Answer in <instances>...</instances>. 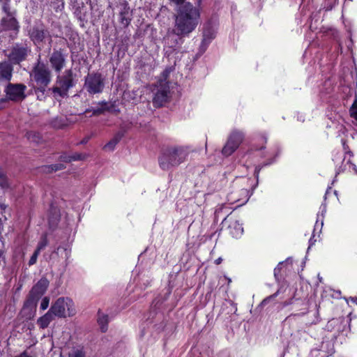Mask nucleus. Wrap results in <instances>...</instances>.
<instances>
[{
    "label": "nucleus",
    "instance_id": "obj_1",
    "mask_svg": "<svg viewBox=\"0 0 357 357\" xmlns=\"http://www.w3.org/2000/svg\"><path fill=\"white\" fill-rule=\"evenodd\" d=\"M200 11L188 2L181 5L175 17L174 33L179 36H187L195 30L199 22Z\"/></svg>",
    "mask_w": 357,
    "mask_h": 357
},
{
    "label": "nucleus",
    "instance_id": "obj_2",
    "mask_svg": "<svg viewBox=\"0 0 357 357\" xmlns=\"http://www.w3.org/2000/svg\"><path fill=\"white\" fill-rule=\"evenodd\" d=\"M190 152L188 146H172L167 149L159 157V165L163 170H169L184 162Z\"/></svg>",
    "mask_w": 357,
    "mask_h": 357
},
{
    "label": "nucleus",
    "instance_id": "obj_3",
    "mask_svg": "<svg viewBox=\"0 0 357 357\" xmlns=\"http://www.w3.org/2000/svg\"><path fill=\"white\" fill-rule=\"evenodd\" d=\"M30 76L36 82L34 90L36 92H40L43 96L46 87L51 82V72L50 69L45 63L38 61L33 67Z\"/></svg>",
    "mask_w": 357,
    "mask_h": 357
},
{
    "label": "nucleus",
    "instance_id": "obj_4",
    "mask_svg": "<svg viewBox=\"0 0 357 357\" xmlns=\"http://www.w3.org/2000/svg\"><path fill=\"white\" fill-rule=\"evenodd\" d=\"M50 309L55 316L60 318L72 317L76 313L74 303L68 297H60L56 299L51 305Z\"/></svg>",
    "mask_w": 357,
    "mask_h": 357
},
{
    "label": "nucleus",
    "instance_id": "obj_5",
    "mask_svg": "<svg viewBox=\"0 0 357 357\" xmlns=\"http://www.w3.org/2000/svg\"><path fill=\"white\" fill-rule=\"evenodd\" d=\"M153 91V104L155 107H162L169 101L170 90L169 84L166 80H160Z\"/></svg>",
    "mask_w": 357,
    "mask_h": 357
},
{
    "label": "nucleus",
    "instance_id": "obj_6",
    "mask_svg": "<svg viewBox=\"0 0 357 357\" xmlns=\"http://www.w3.org/2000/svg\"><path fill=\"white\" fill-rule=\"evenodd\" d=\"M56 84L58 86L52 87V92L61 97L66 96L69 89L74 85L72 70H67L63 76H58Z\"/></svg>",
    "mask_w": 357,
    "mask_h": 357
},
{
    "label": "nucleus",
    "instance_id": "obj_7",
    "mask_svg": "<svg viewBox=\"0 0 357 357\" xmlns=\"http://www.w3.org/2000/svg\"><path fill=\"white\" fill-rule=\"evenodd\" d=\"M244 138V134L238 130H234L230 134L227 142L222 150V153L225 156L231 155L242 143Z\"/></svg>",
    "mask_w": 357,
    "mask_h": 357
},
{
    "label": "nucleus",
    "instance_id": "obj_8",
    "mask_svg": "<svg viewBox=\"0 0 357 357\" xmlns=\"http://www.w3.org/2000/svg\"><path fill=\"white\" fill-rule=\"evenodd\" d=\"M84 87L90 94L99 93L104 88V80L98 73L88 75L85 79Z\"/></svg>",
    "mask_w": 357,
    "mask_h": 357
},
{
    "label": "nucleus",
    "instance_id": "obj_9",
    "mask_svg": "<svg viewBox=\"0 0 357 357\" xmlns=\"http://www.w3.org/2000/svg\"><path fill=\"white\" fill-rule=\"evenodd\" d=\"M26 86L23 84L8 83L4 89V92L8 100L18 102L26 98Z\"/></svg>",
    "mask_w": 357,
    "mask_h": 357
},
{
    "label": "nucleus",
    "instance_id": "obj_10",
    "mask_svg": "<svg viewBox=\"0 0 357 357\" xmlns=\"http://www.w3.org/2000/svg\"><path fill=\"white\" fill-rule=\"evenodd\" d=\"M49 286V281L42 278L31 289L28 302L36 304L39 298L45 293Z\"/></svg>",
    "mask_w": 357,
    "mask_h": 357
},
{
    "label": "nucleus",
    "instance_id": "obj_11",
    "mask_svg": "<svg viewBox=\"0 0 357 357\" xmlns=\"http://www.w3.org/2000/svg\"><path fill=\"white\" fill-rule=\"evenodd\" d=\"M30 51L27 45L16 44L13 47L8 56L13 63H20L21 61L26 59Z\"/></svg>",
    "mask_w": 357,
    "mask_h": 357
},
{
    "label": "nucleus",
    "instance_id": "obj_12",
    "mask_svg": "<svg viewBox=\"0 0 357 357\" xmlns=\"http://www.w3.org/2000/svg\"><path fill=\"white\" fill-rule=\"evenodd\" d=\"M3 10L7 14V16L4 17L1 20V24L3 29L13 30L17 33L20 26L17 21L15 18V11L10 12L9 6L7 3L3 4Z\"/></svg>",
    "mask_w": 357,
    "mask_h": 357
},
{
    "label": "nucleus",
    "instance_id": "obj_13",
    "mask_svg": "<svg viewBox=\"0 0 357 357\" xmlns=\"http://www.w3.org/2000/svg\"><path fill=\"white\" fill-rule=\"evenodd\" d=\"M132 17V13L129 4L126 1H123L120 3L119 22L123 27H127L130 24Z\"/></svg>",
    "mask_w": 357,
    "mask_h": 357
},
{
    "label": "nucleus",
    "instance_id": "obj_14",
    "mask_svg": "<svg viewBox=\"0 0 357 357\" xmlns=\"http://www.w3.org/2000/svg\"><path fill=\"white\" fill-rule=\"evenodd\" d=\"M50 62L52 68L56 73H60L66 65V57L61 51L54 50L50 55Z\"/></svg>",
    "mask_w": 357,
    "mask_h": 357
},
{
    "label": "nucleus",
    "instance_id": "obj_15",
    "mask_svg": "<svg viewBox=\"0 0 357 357\" xmlns=\"http://www.w3.org/2000/svg\"><path fill=\"white\" fill-rule=\"evenodd\" d=\"M13 66L7 61L0 62V81L10 82L13 77Z\"/></svg>",
    "mask_w": 357,
    "mask_h": 357
},
{
    "label": "nucleus",
    "instance_id": "obj_16",
    "mask_svg": "<svg viewBox=\"0 0 357 357\" xmlns=\"http://www.w3.org/2000/svg\"><path fill=\"white\" fill-rule=\"evenodd\" d=\"M47 36V31L42 28L34 27L30 32V38L36 45L41 43Z\"/></svg>",
    "mask_w": 357,
    "mask_h": 357
},
{
    "label": "nucleus",
    "instance_id": "obj_17",
    "mask_svg": "<svg viewBox=\"0 0 357 357\" xmlns=\"http://www.w3.org/2000/svg\"><path fill=\"white\" fill-rule=\"evenodd\" d=\"M55 314L50 310L42 317L38 319L37 324L40 328H46L49 324L54 319Z\"/></svg>",
    "mask_w": 357,
    "mask_h": 357
},
{
    "label": "nucleus",
    "instance_id": "obj_18",
    "mask_svg": "<svg viewBox=\"0 0 357 357\" xmlns=\"http://www.w3.org/2000/svg\"><path fill=\"white\" fill-rule=\"evenodd\" d=\"M229 229L230 234L234 238L240 237L243 232V228L238 221L231 222L229 227Z\"/></svg>",
    "mask_w": 357,
    "mask_h": 357
},
{
    "label": "nucleus",
    "instance_id": "obj_19",
    "mask_svg": "<svg viewBox=\"0 0 357 357\" xmlns=\"http://www.w3.org/2000/svg\"><path fill=\"white\" fill-rule=\"evenodd\" d=\"M98 323L100 326L101 331L105 332L107 329L108 317L105 314H98Z\"/></svg>",
    "mask_w": 357,
    "mask_h": 357
},
{
    "label": "nucleus",
    "instance_id": "obj_20",
    "mask_svg": "<svg viewBox=\"0 0 357 357\" xmlns=\"http://www.w3.org/2000/svg\"><path fill=\"white\" fill-rule=\"evenodd\" d=\"M120 140V137L116 136L113 139H112L108 143H107L103 149L107 151H112L114 149L116 144L119 143Z\"/></svg>",
    "mask_w": 357,
    "mask_h": 357
},
{
    "label": "nucleus",
    "instance_id": "obj_21",
    "mask_svg": "<svg viewBox=\"0 0 357 357\" xmlns=\"http://www.w3.org/2000/svg\"><path fill=\"white\" fill-rule=\"evenodd\" d=\"M47 244H48V241H47V235L43 234L41 236L40 240L38 243L36 250L38 251V252H40V251L42 250H43L47 245Z\"/></svg>",
    "mask_w": 357,
    "mask_h": 357
},
{
    "label": "nucleus",
    "instance_id": "obj_22",
    "mask_svg": "<svg viewBox=\"0 0 357 357\" xmlns=\"http://www.w3.org/2000/svg\"><path fill=\"white\" fill-rule=\"evenodd\" d=\"M27 138L31 142L35 143H39L40 140V136L38 133L35 132H29L27 133Z\"/></svg>",
    "mask_w": 357,
    "mask_h": 357
},
{
    "label": "nucleus",
    "instance_id": "obj_23",
    "mask_svg": "<svg viewBox=\"0 0 357 357\" xmlns=\"http://www.w3.org/2000/svg\"><path fill=\"white\" fill-rule=\"evenodd\" d=\"M46 168L48 169V172H56L64 169L65 166L63 164L59 163L47 166Z\"/></svg>",
    "mask_w": 357,
    "mask_h": 357
},
{
    "label": "nucleus",
    "instance_id": "obj_24",
    "mask_svg": "<svg viewBox=\"0 0 357 357\" xmlns=\"http://www.w3.org/2000/svg\"><path fill=\"white\" fill-rule=\"evenodd\" d=\"M0 186L3 189L8 188L10 186L7 177L3 174H0Z\"/></svg>",
    "mask_w": 357,
    "mask_h": 357
},
{
    "label": "nucleus",
    "instance_id": "obj_25",
    "mask_svg": "<svg viewBox=\"0 0 357 357\" xmlns=\"http://www.w3.org/2000/svg\"><path fill=\"white\" fill-rule=\"evenodd\" d=\"M68 357H85V354L82 349H74L69 353Z\"/></svg>",
    "mask_w": 357,
    "mask_h": 357
},
{
    "label": "nucleus",
    "instance_id": "obj_26",
    "mask_svg": "<svg viewBox=\"0 0 357 357\" xmlns=\"http://www.w3.org/2000/svg\"><path fill=\"white\" fill-rule=\"evenodd\" d=\"M50 298L47 296L44 297L42 299L40 305V308L42 310H45L46 309H47L49 304H50Z\"/></svg>",
    "mask_w": 357,
    "mask_h": 357
},
{
    "label": "nucleus",
    "instance_id": "obj_27",
    "mask_svg": "<svg viewBox=\"0 0 357 357\" xmlns=\"http://www.w3.org/2000/svg\"><path fill=\"white\" fill-rule=\"evenodd\" d=\"M39 254L40 252H38V251L35 250V252H33V255L31 257L29 261V266H32L36 263Z\"/></svg>",
    "mask_w": 357,
    "mask_h": 357
},
{
    "label": "nucleus",
    "instance_id": "obj_28",
    "mask_svg": "<svg viewBox=\"0 0 357 357\" xmlns=\"http://www.w3.org/2000/svg\"><path fill=\"white\" fill-rule=\"evenodd\" d=\"M89 111H91L93 115L97 116V115H100V114H102L105 111V109L103 107H98V108H94L92 109H87V110H86V112H87Z\"/></svg>",
    "mask_w": 357,
    "mask_h": 357
},
{
    "label": "nucleus",
    "instance_id": "obj_29",
    "mask_svg": "<svg viewBox=\"0 0 357 357\" xmlns=\"http://www.w3.org/2000/svg\"><path fill=\"white\" fill-rule=\"evenodd\" d=\"M70 158L72 159V161H76L83 160L84 158V156L80 153H75L73 155H70Z\"/></svg>",
    "mask_w": 357,
    "mask_h": 357
},
{
    "label": "nucleus",
    "instance_id": "obj_30",
    "mask_svg": "<svg viewBox=\"0 0 357 357\" xmlns=\"http://www.w3.org/2000/svg\"><path fill=\"white\" fill-rule=\"evenodd\" d=\"M60 160L65 162H70L72 161V159L70 158V155H67L66 153L62 154L60 158Z\"/></svg>",
    "mask_w": 357,
    "mask_h": 357
},
{
    "label": "nucleus",
    "instance_id": "obj_31",
    "mask_svg": "<svg viewBox=\"0 0 357 357\" xmlns=\"http://www.w3.org/2000/svg\"><path fill=\"white\" fill-rule=\"evenodd\" d=\"M349 112H350L351 116L357 120V107L356 108H350Z\"/></svg>",
    "mask_w": 357,
    "mask_h": 357
},
{
    "label": "nucleus",
    "instance_id": "obj_32",
    "mask_svg": "<svg viewBox=\"0 0 357 357\" xmlns=\"http://www.w3.org/2000/svg\"><path fill=\"white\" fill-rule=\"evenodd\" d=\"M283 262H281L280 263L278 266L274 269V275L276 277L278 274H279L280 271V269H281V266L282 265Z\"/></svg>",
    "mask_w": 357,
    "mask_h": 357
},
{
    "label": "nucleus",
    "instance_id": "obj_33",
    "mask_svg": "<svg viewBox=\"0 0 357 357\" xmlns=\"http://www.w3.org/2000/svg\"><path fill=\"white\" fill-rule=\"evenodd\" d=\"M170 2L176 4V5H179V4H184L183 2L185 0H169Z\"/></svg>",
    "mask_w": 357,
    "mask_h": 357
},
{
    "label": "nucleus",
    "instance_id": "obj_34",
    "mask_svg": "<svg viewBox=\"0 0 357 357\" xmlns=\"http://www.w3.org/2000/svg\"><path fill=\"white\" fill-rule=\"evenodd\" d=\"M35 93L37 94V97L39 100H42L45 98V94L43 95V96H42V93L40 92H36L35 91Z\"/></svg>",
    "mask_w": 357,
    "mask_h": 357
},
{
    "label": "nucleus",
    "instance_id": "obj_35",
    "mask_svg": "<svg viewBox=\"0 0 357 357\" xmlns=\"http://www.w3.org/2000/svg\"><path fill=\"white\" fill-rule=\"evenodd\" d=\"M213 38V37H211L208 41H207V39H206V33H204V39L202 40V44H205L206 43H209L210 42V40Z\"/></svg>",
    "mask_w": 357,
    "mask_h": 357
},
{
    "label": "nucleus",
    "instance_id": "obj_36",
    "mask_svg": "<svg viewBox=\"0 0 357 357\" xmlns=\"http://www.w3.org/2000/svg\"><path fill=\"white\" fill-rule=\"evenodd\" d=\"M222 261V259L221 257H219L215 260V264L218 265L220 264Z\"/></svg>",
    "mask_w": 357,
    "mask_h": 357
},
{
    "label": "nucleus",
    "instance_id": "obj_37",
    "mask_svg": "<svg viewBox=\"0 0 357 357\" xmlns=\"http://www.w3.org/2000/svg\"><path fill=\"white\" fill-rule=\"evenodd\" d=\"M357 107V98H356L350 108H356Z\"/></svg>",
    "mask_w": 357,
    "mask_h": 357
},
{
    "label": "nucleus",
    "instance_id": "obj_38",
    "mask_svg": "<svg viewBox=\"0 0 357 357\" xmlns=\"http://www.w3.org/2000/svg\"><path fill=\"white\" fill-rule=\"evenodd\" d=\"M242 192L245 195V198L248 199V191L246 189H243Z\"/></svg>",
    "mask_w": 357,
    "mask_h": 357
},
{
    "label": "nucleus",
    "instance_id": "obj_39",
    "mask_svg": "<svg viewBox=\"0 0 357 357\" xmlns=\"http://www.w3.org/2000/svg\"><path fill=\"white\" fill-rule=\"evenodd\" d=\"M351 301L357 305V297H351Z\"/></svg>",
    "mask_w": 357,
    "mask_h": 357
},
{
    "label": "nucleus",
    "instance_id": "obj_40",
    "mask_svg": "<svg viewBox=\"0 0 357 357\" xmlns=\"http://www.w3.org/2000/svg\"><path fill=\"white\" fill-rule=\"evenodd\" d=\"M275 296V294H273V296H270L269 298H266V299H264V300L263 301L262 303H264L266 302V301H267V300H268V299H271V298H274Z\"/></svg>",
    "mask_w": 357,
    "mask_h": 357
},
{
    "label": "nucleus",
    "instance_id": "obj_41",
    "mask_svg": "<svg viewBox=\"0 0 357 357\" xmlns=\"http://www.w3.org/2000/svg\"><path fill=\"white\" fill-rule=\"evenodd\" d=\"M170 38L168 36L167 37L165 40V43H168V41L169 40Z\"/></svg>",
    "mask_w": 357,
    "mask_h": 357
},
{
    "label": "nucleus",
    "instance_id": "obj_42",
    "mask_svg": "<svg viewBox=\"0 0 357 357\" xmlns=\"http://www.w3.org/2000/svg\"><path fill=\"white\" fill-rule=\"evenodd\" d=\"M3 250L0 249V258L1 257V256L3 255Z\"/></svg>",
    "mask_w": 357,
    "mask_h": 357
},
{
    "label": "nucleus",
    "instance_id": "obj_43",
    "mask_svg": "<svg viewBox=\"0 0 357 357\" xmlns=\"http://www.w3.org/2000/svg\"><path fill=\"white\" fill-rule=\"evenodd\" d=\"M88 139H89V138H87V139H84L82 142V143H86V142H87Z\"/></svg>",
    "mask_w": 357,
    "mask_h": 357
},
{
    "label": "nucleus",
    "instance_id": "obj_44",
    "mask_svg": "<svg viewBox=\"0 0 357 357\" xmlns=\"http://www.w3.org/2000/svg\"><path fill=\"white\" fill-rule=\"evenodd\" d=\"M356 173H357V170H356Z\"/></svg>",
    "mask_w": 357,
    "mask_h": 357
},
{
    "label": "nucleus",
    "instance_id": "obj_45",
    "mask_svg": "<svg viewBox=\"0 0 357 357\" xmlns=\"http://www.w3.org/2000/svg\"><path fill=\"white\" fill-rule=\"evenodd\" d=\"M201 0H199V1H200Z\"/></svg>",
    "mask_w": 357,
    "mask_h": 357
}]
</instances>
